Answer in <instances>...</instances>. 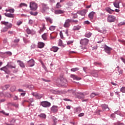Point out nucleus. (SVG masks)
<instances>
[{"mask_svg": "<svg viewBox=\"0 0 125 125\" xmlns=\"http://www.w3.org/2000/svg\"><path fill=\"white\" fill-rule=\"evenodd\" d=\"M65 12L62 10H55V14H63Z\"/></svg>", "mask_w": 125, "mask_h": 125, "instance_id": "obj_20", "label": "nucleus"}, {"mask_svg": "<svg viewBox=\"0 0 125 125\" xmlns=\"http://www.w3.org/2000/svg\"><path fill=\"white\" fill-rule=\"evenodd\" d=\"M83 116H84V113H81L79 114L78 117H83Z\"/></svg>", "mask_w": 125, "mask_h": 125, "instance_id": "obj_55", "label": "nucleus"}, {"mask_svg": "<svg viewBox=\"0 0 125 125\" xmlns=\"http://www.w3.org/2000/svg\"><path fill=\"white\" fill-rule=\"evenodd\" d=\"M58 44H59V46H62V45H63V42L62 41V40H61V39L59 40Z\"/></svg>", "mask_w": 125, "mask_h": 125, "instance_id": "obj_43", "label": "nucleus"}, {"mask_svg": "<svg viewBox=\"0 0 125 125\" xmlns=\"http://www.w3.org/2000/svg\"><path fill=\"white\" fill-rule=\"evenodd\" d=\"M41 106L44 107V108H47L51 106V104L47 101H43L41 103Z\"/></svg>", "mask_w": 125, "mask_h": 125, "instance_id": "obj_2", "label": "nucleus"}, {"mask_svg": "<svg viewBox=\"0 0 125 125\" xmlns=\"http://www.w3.org/2000/svg\"><path fill=\"white\" fill-rule=\"evenodd\" d=\"M95 14V12H91L88 15L89 18H90L91 20H92V19H93V17H94Z\"/></svg>", "mask_w": 125, "mask_h": 125, "instance_id": "obj_19", "label": "nucleus"}, {"mask_svg": "<svg viewBox=\"0 0 125 125\" xmlns=\"http://www.w3.org/2000/svg\"><path fill=\"white\" fill-rule=\"evenodd\" d=\"M104 50L106 53L110 54L111 53V50H113V49L111 47L105 45L104 47Z\"/></svg>", "mask_w": 125, "mask_h": 125, "instance_id": "obj_9", "label": "nucleus"}, {"mask_svg": "<svg viewBox=\"0 0 125 125\" xmlns=\"http://www.w3.org/2000/svg\"><path fill=\"white\" fill-rule=\"evenodd\" d=\"M119 26H122V25H125V22H121L119 24Z\"/></svg>", "mask_w": 125, "mask_h": 125, "instance_id": "obj_62", "label": "nucleus"}, {"mask_svg": "<svg viewBox=\"0 0 125 125\" xmlns=\"http://www.w3.org/2000/svg\"><path fill=\"white\" fill-rule=\"evenodd\" d=\"M42 37L44 41H46L47 40V33H44L42 35Z\"/></svg>", "mask_w": 125, "mask_h": 125, "instance_id": "obj_29", "label": "nucleus"}, {"mask_svg": "<svg viewBox=\"0 0 125 125\" xmlns=\"http://www.w3.org/2000/svg\"><path fill=\"white\" fill-rule=\"evenodd\" d=\"M30 14H31V15H33V16H37V15H38V12H30Z\"/></svg>", "mask_w": 125, "mask_h": 125, "instance_id": "obj_38", "label": "nucleus"}, {"mask_svg": "<svg viewBox=\"0 0 125 125\" xmlns=\"http://www.w3.org/2000/svg\"><path fill=\"white\" fill-rule=\"evenodd\" d=\"M42 28H40V30L39 31V34H42V32H43V31H44V30H45L46 28H45V24L44 23H42Z\"/></svg>", "mask_w": 125, "mask_h": 125, "instance_id": "obj_17", "label": "nucleus"}, {"mask_svg": "<svg viewBox=\"0 0 125 125\" xmlns=\"http://www.w3.org/2000/svg\"><path fill=\"white\" fill-rule=\"evenodd\" d=\"M98 96V94H96L95 93H92L90 95L91 98H93L95 97V96Z\"/></svg>", "mask_w": 125, "mask_h": 125, "instance_id": "obj_34", "label": "nucleus"}, {"mask_svg": "<svg viewBox=\"0 0 125 125\" xmlns=\"http://www.w3.org/2000/svg\"><path fill=\"white\" fill-rule=\"evenodd\" d=\"M106 30L103 29L101 30V33H103V34H106Z\"/></svg>", "mask_w": 125, "mask_h": 125, "instance_id": "obj_63", "label": "nucleus"}, {"mask_svg": "<svg viewBox=\"0 0 125 125\" xmlns=\"http://www.w3.org/2000/svg\"><path fill=\"white\" fill-rule=\"evenodd\" d=\"M88 39L84 38L81 40L80 43L81 44H83V45H87V43H88Z\"/></svg>", "mask_w": 125, "mask_h": 125, "instance_id": "obj_7", "label": "nucleus"}, {"mask_svg": "<svg viewBox=\"0 0 125 125\" xmlns=\"http://www.w3.org/2000/svg\"><path fill=\"white\" fill-rule=\"evenodd\" d=\"M71 20L67 19L65 21V22L63 25L64 28H69L70 26H71V24H70V23H72L71 21Z\"/></svg>", "mask_w": 125, "mask_h": 125, "instance_id": "obj_6", "label": "nucleus"}, {"mask_svg": "<svg viewBox=\"0 0 125 125\" xmlns=\"http://www.w3.org/2000/svg\"><path fill=\"white\" fill-rule=\"evenodd\" d=\"M79 68L76 67V68H72L71 69V71L72 72H76V71H79Z\"/></svg>", "mask_w": 125, "mask_h": 125, "instance_id": "obj_42", "label": "nucleus"}, {"mask_svg": "<svg viewBox=\"0 0 125 125\" xmlns=\"http://www.w3.org/2000/svg\"><path fill=\"white\" fill-rule=\"evenodd\" d=\"M101 106L102 107L103 110H106V109H107V111H109L110 110V109L106 104H102Z\"/></svg>", "mask_w": 125, "mask_h": 125, "instance_id": "obj_26", "label": "nucleus"}, {"mask_svg": "<svg viewBox=\"0 0 125 125\" xmlns=\"http://www.w3.org/2000/svg\"><path fill=\"white\" fill-rule=\"evenodd\" d=\"M60 84H62V85H64V84H66V83H67V80L65 79H64V78L62 77L60 79Z\"/></svg>", "mask_w": 125, "mask_h": 125, "instance_id": "obj_14", "label": "nucleus"}, {"mask_svg": "<svg viewBox=\"0 0 125 125\" xmlns=\"http://www.w3.org/2000/svg\"><path fill=\"white\" fill-rule=\"evenodd\" d=\"M41 64L43 67V68H44V69H45L46 67H45V65H44V64H43V62H41Z\"/></svg>", "mask_w": 125, "mask_h": 125, "instance_id": "obj_61", "label": "nucleus"}, {"mask_svg": "<svg viewBox=\"0 0 125 125\" xmlns=\"http://www.w3.org/2000/svg\"><path fill=\"white\" fill-rule=\"evenodd\" d=\"M58 49H59V48L56 46H53L51 48L52 51H53L54 52H57V51H58Z\"/></svg>", "mask_w": 125, "mask_h": 125, "instance_id": "obj_28", "label": "nucleus"}, {"mask_svg": "<svg viewBox=\"0 0 125 125\" xmlns=\"http://www.w3.org/2000/svg\"><path fill=\"white\" fill-rule=\"evenodd\" d=\"M16 90V87H15V86H13L10 88V90L12 92H14V91H15Z\"/></svg>", "mask_w": 125, "mask_h": 125, "instance_id": "obj_35", "label": "nucleus"}, {"mask_svg": "<svg viewBox=\"0 0 125 125\" xmlns=\"http://www.w3.org/2000/svg\"><path fill=\"white\" fill-rule=\"evenodd\" d=\"M70 77H71V78H72V79H73V80H76V81H80V80H82V78L77 77L75 75L72 74L70 76Z\"/></svg>", "mask_w": 125, "mask_h": 125, "instance_id": "obj_18", "label": "nucleus"}, {"mask_svg": "<svg viewBox=\"0 0 125 125\" xmlns=\"http://www.w3.org/2000/svg\"><path fill=\"white\" fill-rule=\"evenodd\" d=\"M5 53L6 54H7V55H9V56H11V55H12V53H11V52H6Z\"/></svg>", "mask_w": 125, "mask_h": 125, "instance_id": "obj_53", "label": "nucleus"}, {"mask_svg": "<svg viewBox=\"0 0 125 125\" xmlns=\"http://www.w3.org/2000/svg\"><path fill=\"white\" fill-rule=\"evenodd\" d=\"M5 97H11V94H10L9 93H6L5 95Z\"/></svg>", "mask_w": 125, "mask_h": 125, "instance_id": "obj_45", "label": "nucleus"}, {"mask_svg": "<svg viewBox=\"0 0 125 125\" xmlns=\"http://www.w3.org/2000/svg\"><path fill=\"white\" fill-rule=\"evenodd\" d=\"M21 24H22V21H19L17 23V25H18V26H20V25H21Z\"/></svg>", "mask_w": 125, "mask_h": 125, "instance_id": "obj_56", "label": "nucleus"}, {"mask_svg": "<svg viewBox=\"0 0 125 125\" xmlns=\"http://www.w3.org/2000/svg\"><path fill=\"white\" fill-rule=\"evenodd\" d=\"M77 98H79V99H82L83 102H86L88 100V99H87L83 100V99L84 98V95H83V94L82 93H79L78 94Z\"/></svg>", "mask_w": 125, "mask_h": 125, "instance_id": "obj_3", "label": "nucleus"}, {"mask_svg": "<svg viewBox=\"0 0 125 125\" xmlns=\"http://www.w3.org/2000/svg\"><path fill=\"white\" fill-rule=\"evenodd\" d=\"M8 66H7V65H6L5 66H4L3 67H1L0 70L1 71H4V72H5V73L6 74H9V73H10V71H9V70L8 69Z\"/></svg>", "mask_w": 125, "mask_h": 125, "instance_id": "obj_5", "label": "nucleus"}, {"mask_svg": "<svg viewBox=\"0 0 125 125\" xmlns=\"http://www.w3.org/2000/svg\"><path fill=\"white\" fill-rule=\"evenodd\" d=\"M73 18H74V19H76L77 18H78V15H77V14H74Z\"/></svg>", "mask_w": 125, "mask_h": 125, "instance_id": "obj_54", "label": "nucleus"}, {"mask_svg": "<svg viewBox=\"0 0 125 125\" xmlns=\"http://www.w3.org/2000/svg\"><path fill=\"white\" fill-rule=\"evenodd\" d=\"M49 9V8L48 7V6H47V4H45V3L42 4V13H44V12H45V11L47 10V9Z\"/></svg>", "mask_w": 125, "mask_h": 125, "instance_id": "obj_8", "label": "nucleus"}, {"mask_svg": "<svg viewBox=\"0 0 125 125\" xmlns=\"http://www.w3.org/2000/svg\"><path fill=\"white\" fill-rule=\"evenodd\" d=\"M8 88H9V85H6L3 87H2V89L3 90H6V89H7Z\"/></svg>", "mask_w": 125, "mask_h": 125, "instance_id": "obj_36", "label": "nucleus"}, {"mask_svg": "<svg viewBox=\"0 0 125 125\" xmlns=\"http://www.w3.org/2000/svg\"><path fill=\"white\" fill-rule=\"evenodd\" d=\"M121 91L123 93H125V87H122L121 89Z\"/></svg>", "mask_w": 125, "mask_h": 125, "instance_id": "obj_47", "label": "nucleus"}, {"mask_svg": "<svg viewBox=\"0 0 125 125\" xmlns=\"http://www.w3.org/2000/svg\"><path fill=\"white\" fill-rule=\"evenodd\" d=\"M7 66L10 69H15V68H16V65H15V64L11 62L7 63Z\"/></svg>", "mask_w": 125, "mask_h": 125, "instance_id": "obj_4", "label": "nucleus"}, {"mask_svg": "<svg viewBox=\"0 0 125 125\" xmlns=\"http://www.w3.org/2000/svg\"><path fill=\"white\" fill-rule=\"evenodd\" d=\"M16 122V120L13 119L11 121H10L11 124H6L7 125H14L15 122Z\"/></svg>", "mask_w": 125, "mask_h": 125, "instance_id": "obj_30", "label": "nucleus"}, {"mask_svg": "<svg viewBox=\"0 0 125 125\" xmlns=\"http://www.w3.org/2000/svg\"><path fill=\"white\" fill-rule=\"evenodd\" d=\"M28 102H29V104L28 105V107H30V106H35V104H32L31 103H33V102H35V100H34V99L31 98L29 99Z\"/></svg>", "mask_w": 125, "mask_h": 125, "instance_id": "obj_22", "label": "nucleus"}, {"mask_svg": "<svg viewBox=\"0 0 125 125\" xmlns=\"http://www.w3.org/2000/svg\"><path fill=\"white\" fill-rule=\"evenodd\" d=\"M38 47L39 48H43V47H44V43L42 42H39L38 43Z\"/></svg>", "mask_w": 125, "mask_h": 125, "instance_id": "obj_25", "label": "nucleus"}, {"mask_svg": "<svg viewBox=\"0 0 125 125\" xmlns=\"http://www.w3.org/2000/svg\"><path fill=\"white\" fill-rule=\"evenodd\" d=\"M32 95H33V96H34L35 97H36V98H37V99H41V98H42V95L38 93H32Z\"/></svg>", "mask_w": 125, "mask_h": 125, "instance_id": "obj_11", "label": "nucleus"}, {"mask_svg": "<svg viewBox=\"0 0 125 125\" xmlns=\"http://www.w3.org/2000/svg\"><path fill=\"white\" fill-rule=\"evenodd\" d=\"M51 111L53 113H57V112H58V106L57 105H53L51 108Z\"/></svg>", "mask_w": 125, "mask_h": 125, "instance_id": "obj_13", "label": "nucleus"}, {"mask_svg": "<svg viewBox=\"0 0 125 125\" xmlns=\"http://www.w3.org/2000/svg\"><path fill=\"white\" fill-rule=\"evenodd\" d=\"M92 50H94V49H97V45H95L94 47H92Z\"/></svg>", "mask_w": 125, "mask_h": 125, "instance_id": "obj_64", "label": "nucleus"}, {"mask_svg": "<svg viewBox=\"0 0 125 125\" xmlns=\"http://www.w3.org/2000/svg\"><path fill=\"white\" fill-rule=\"evenodd\" d=\"M60 36L61 39H64V36H63V33H62V31H61L60 32Z\"/></svg>", "mask_w": 125, "mask_h": 125, "instance_id": "obj_51", "label": "nucleus"}, {"mask_svg": "<svg viewBox=\"0 0 125 125\" xmlns=\"http://www.w3.org/2000/svg\"><path fill=\"white\" fill-rule=\"evenodd\" d=\"M61 7V4H60V2H58L56 4V8H60Z\"/></svg>", "mask_w": 125, "mask_h": 125, "instance_id": "obj_46", "label": "nucleus"}, {"mask_svg": "<svg viewBox=\"0 0 125 125\" xmlns=\"http://www.w3.org/2000/svg\"><path fill=\"white\" fill-rule=\"evenodd\" d=\"M29 7L31 10L36 11L38 9V4L35 2H30Z\"/></svg>", "mask_w": 125, "mask_h": 125, "instance_id": "obj_1", "label": "nucleus"}, {"mask_svg": "<svg viewBox=\"0 0 125 125\" xmlns=\"http://www.w3.org/2000/svg\"><path fill=\"white\" fill-rule=\"evenodd\" d=\"M20 42V39H16L14 40V42H15V43H17L18 42Z\"/></svg>", "mask_w": 125, "mask_h": 125, "instance_id": "obj_50", "label": "nucleus"}, {"mask_svg": "<svg viewBox=\"0 0 125 125\" xmlns=\"http://www.w3.org/2000/svg\"><path fill=\"white\" fill-rule=\"evenodd\" d=\"M40 118H42V119H45L46 118V115L44 113H42L38 115Z\"/></svg>", "mask_w": 125, "mask_h": 125, "instance_id": "obj_33", "label": "nucleus"}, {"mask_svg": "<svg viewBox=\"0 0 125 125\" xmlns=\"http://www.w3.org/2000/svg\"><path fill=\"white\" fill-rule=\"evenodd\" d=\"M115 125H125L123 123L117 122V123H115Z\"/></svg>", "mask_w": 125, "mask_h": 125, "instance_id": "obj_57", "label": "nucleus"}, {"mask_svg": "<svg viewBox=\"0 0 125 125\" xmlns=\"http://www.w3.org/2000/svg\"><path fill=\"white\" fill-rule=\"evenodd\" d=\"M1 23L3 25H5L6 27L8 28V29H9L12 27V24H11V23H9L8 22L1 21Z\"/></svg>", "mask_w": 125, "mask_h": 125, "instance_id": "obj_12", "label": "nucleus"}, {"mask_svg": "<svg viewBox=\"0 0 125 125\" xmlns=\"http://www.w3.org/2000/svg\"><path fill=\"white\" fill-rule=\"evenodd\" d=\"M8 30V28H7V27H4L1 30V32H3V33H5V32H7Z\"/></svg>", "mask_w": 125, "mask_h": 125, "instance_id": "obj_39", "label": "nucleus"}, {"mask_svg": "<svg viewBox=\"0 0 125 125\" xmlns=\"http://www.w3.org/2000/svg\"><path fill=\"white\" fill-rule=\"evenodd\" d=\"M81 27L80 25L74 26L73 30V31H79L81 29Z\"/></svg>", "mask_w": 125, "mask_h": 125, "instance_id": "obj_31", "label": "nucleus"}, {"mask_svg": "<svg viewBox=\"0 0 125 125\" xmlns=\"http://www.w3.org/2000/svg\"><path fill=\"white\" fill-rule=\"evenodd\" d=\"M20 7H22V6H25V7H27V6H28V5H27V4L26 3H21L20 4Z\"/></svg>", "mask_w": 125, "mask_h": 125, "instance_id": "obj_44", "label": "nucleus"}, {"mask_svg": "<svg viewBox=\"0 0 125 125\" xmlns=\"http://www.w3.org/2000/svg\"><path fill=\"white\" fill-rule=\"evenodd\" d=\"M17 62L19 63V65L21 68H25V64H24V62L21 61H17Z\"/></svg>", "mask_w": 125, "mask_h": 125, "instance_id": "obj_24", "label": "nucleus"}, {"mask_svg": "<svg viewBox=\"0 0 125 125\" xmlns=\"http://www.w3.org/2000/svg\"><path fill=\"white\" fill-rule=\"evenodd\" d=\"M78 14H79L80 15H81L82 16H84L85 15V11H78L77 12Z\"/></svg>", "mask_w": 125, "mask_h": 125, "instance_id": "obj_27", "label": "nucleus"}, {"mask_svg": "<svg viewBox=\"0 0 125 125\" xmlns=\"http://www.w3.org/2000/svg\"><path fill=\"white\" fill-rule=\"evenodd\" d=\"M4 15L6 16V17H9V18H14V14H10V13H4Z\"/></svg>", "mask_w": 125, "mask_h": 125, "instance_id": "obj_21", "label": "nucleus"}, {"mask_svg": "<svg viewBox=\"0 0 125 125\" xmlns=\"http://www.w3.org/2000/svg\"><path fill=\"white\" fill-rule=\"evenodd\" d=\"M105 10L107 12H108L110 14H112V13H113V12H114L115 11V10H112V9H111V8H110L109 7L106 8Z\"/></svg>", "mask_w": 125, "mask_h": 125, "instance_id": "obj_23", "label": "nucleus"}, {"mask_svg": "<svg viewBox=\"0 0 125 125\" xmlns=\"http://www.w3.org/2000/svg\"><path fill=\"white\" fill-rule=\"evenodd\" d=\"M55 28H56L55 26H51L49 28V30L50 31H54L55 30Z\"/></svg>", "mask_w": 125, "mask_h": 125, "instance_id": "obj_41", "label": "nucleus"}, {"mask_svg": "<svg viewBox=\"0 0 125 125\" xmlns=\"http://www.w3.org/2000/svg\"><path fill=\"white\" fill-rule=\"evenodd\" d=\"M45 19L46 21V22H49L50 24H52V20L50 17H45Z\"/></svg>", "mask_w": 125, "mask_h": 125, "instance_id": "obj_32", "label": "nucleus"}, {"mask_svg": "<svg viewBox=\"0 0 125 125\" xmlns=\"http://www.w3.org/2000/svg\"><path fill=\"white\" fill-rule=\"evenodd\" d=\"M26 32H27V33L28 34V35L31 33V30L29 29H27Z\"/></svg>", "mask_w": 125, "mask_h": 125, "instance_id": "obj_60", "label": "nucleus"}, {"mask_svg": "<svg viewBox=\"0 0 125 125\" xmlns=\"http://www.w3.org/2000/svg\"><path fill=\"white\" fill-rule=\"evenodd\" d=\"M57 120H53V124H52V125H56V123H57Z\"/></svg>", "mask_w": 125, "mask_h": 125, "instance_id": "obj_59", "label": "nucleus"}, {"mask_svg": "<svg viewBox=\"0 0 125 125\" xmlns=\"http://www.w3.org/2000/svg\"><path fill=\"white\" fill-rule=\"evenodd\" d=\"M0 113H2V114H3V115H5V116H9V113H6L4 111H0Z\"/></svg>", "mask_w": 125, "mask_h": 125, "instance_id": "obj_48", "label": "nucleus"}, {"mask_svg": "<svg viewBox=\"0 0 125 125\" xmlns=\"http://www.w3.org/2000/svg\"><path fill=\"white\" fill-rule=\"evenodd\" d=\"M28 63L30 67H33L35 65V61L33 59H31L28 62Z\"/></svg>", "mask_w": 125, "mask_h": 125, "instance_id": "obj_16", "label": "nucleus"}, {"mask_svg": "<svg viewBox=\"0 0 125 125\" xmlns=\"http://www.w3.org/2000/svg\"><path fill=\"white\" fill-rule=\"evenodd\" d=\"M115 19H116V17H115V16L109 15L107 18V21L110 22H114V21H115Z\"/></svg>", "mask_w": 125, "mask_h": 125, "instance_id": "obj_10", "label": "nucleus"}, {"mask_svg": "<svg viewBox=\"0 0 125 125\" xmlns=\"http://www.w3.org/2000/svg\"><path fill=\"white\" fill-rule=\"evenodd\" d=\"M113 5L116 8H120V2L116 0L115 1L113 2Z\"/></svg>", "mask_w": 125, "mask_h": 125, "instance_id": "obj_15", "label": "nucleus"}, {"mask_svg": "<svg viewBox=\"0 0 125 125\" xmlns=\"http://www.w3.org/2000/svg\"><path fill=\"white\" fill-rule=\"evenodd\" d=\"M118 71L119 74H120L121 75H122V74H123V73H124V70H123L122 69H118Z\"/></svg>", "mask_w": 125, "mask_h": 125, "instance_id": "obj_49", "label": "nucleus"}, {"mask_svg": "<svg viewBox=\"0 0 125 125\" xmlns=\"http://www.w3.org/2000/svg\"><path fill=\"white\" fill-rule=\"evenodd\" d=\"M91 35H92V33L89 32L85 35V37H86V38H90V37H91Z\"/></svg>", "mask_w": 125, "mask_h": 125, "instance_id": "obj_37", "label": "nucleus"}, {"mask_svg": "<svg viewBox=\"0 0 125 125\" xmlns=\"http://www.w3.org/2000/svg\"><path fill=\"white\" fill-rule=\"evenodd\" d=\"M14 11H15L14 9H9V12H10V13H14Z\"/></svg>", "mask_w": 125, "mask_h": 125, "instance_id": "obj_52", "label": "nucleus"}, {"mask_svg": "<svg viewBox=\"0 0 125 125\" xmlns=\"http://www.w3.org/2000/svg\"><path fill=\"white\" fill-rule=\"evenodd\" d=\"M71 23H75V24H78L79 23V21L77 20H71Z\"/></svg>", "mask_w": 125, "mask_h": 125, "instance_id": "obj_40", "label": "nucleus"}, {"mask_svg": "<svg viewBox=\"0 0 125 125\" xmlns=\"http://www.w3.org/2000/svg\"><path fill=\"white\" fill-rule=\"evenodd\" d=\"M7 39L5 38L3 40V43H7Z\"/></svg>", "mask_w": 125, "mask_h": 125, "instance_id": "obj_58", "label": "nucleus"}]
</instances>
